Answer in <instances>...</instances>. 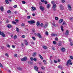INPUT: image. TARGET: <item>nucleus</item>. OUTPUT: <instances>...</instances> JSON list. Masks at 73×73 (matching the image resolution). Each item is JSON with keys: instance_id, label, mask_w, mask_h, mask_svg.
Returning <instances> with one entry per match:
<instances>
[{"instance_id": "nucleus-44", "label": "nucleus", "mask_w": 73, "mask_h": 73, "mask_svg": "<svg viewBox=\"0 0 73 73\" xmlns=\"http://www.w3.org/2000/svg\"><path fill=\"white\" fill-rule=\"evenodd\" d=\"M5 56H7V57H8V56H9V55H8V54L7 53H6L5 54Z\"/></svg>"}, {"instance_id": "nucleus-49", "label": "nucleus", "mask_w": 73, "mask_h": 73, "mask_svg": "<svg viewBox=\"0 0 73 73\" xmlns=\"http://www.w3.org/2000/svg\"><path fill=\"white\" fill-rule=\"evenodd\" d=\"M41 69H42L43 70H44V69H45V68H44V67L43 66L42 67H41Z\"/></svg>"}, {"instance_id": "nucleus-53", "label": "nucleus", "mask_w": 73, "mask_h": 73, "mask_svg": "<svg viewBox=\"0 0 73 73\" xmlns=\"http://www.w3.org/2000/svg\"><path fill=\"white\" fill-rule=\"evenodd\" d=\"M70 58L72 60H73V56H70Z\"/></svg>"}, {"instance_id": "nucleus-43", "label": "nucleus", "mask_w": 73, "mask_h": 73, "mask_svg": "<svg viewBox=\"0 0 73 73\" xmlns=\"http://www.w3.org/2000/svg\"><path fill=\"white\" fill-rule=\"evenodd\" d=\"M17 36L16 35L14 36V39H15V38H17Z\"/></svg>"}, {"instance_id": "nucleus-6", "label": "nucleus", "mask_w": 73, "mask_h": 73, "mask_svg": "<svg viewBox=\"0 0 73 73\" xmlns=\"http://www.w3.org/2000/svg\"><path fill=\"white\" fill-rule=\"evenodd\" d=\"M31 8L32 9H31V11L33 12V11H36V8H35L34 7H31Z\"/></svg>"}, {"instance_id": "nucleus-38", "label": "nucleus", "mask_w": 73, "mask_h": 73, "mask_svg": "<svg viewBox=\"0 0 73 73\" xmlns=\"http://www.w3.org/2000/svg\"><path fill=\"white\" fill-rule=\"evenodd\" d=\"M53 44H57V42H56V41H54L53 42Z\"/></svg>"}, {"instance_id": "nucleus-14", "label": "nucleus", "mask_w": 73, "mask_h": 73, "mask_svg": "<svg viewBox=\"0 0 73 73\" xmlns=\"http://www.w3.org/2000/svg\"><path fill=\"white\" fill-rule=\"evenodd\" d=\"M0 9L1 10V11H4V8H3V6H1L0 7Z\"/></svg>"}, {"instance_id": "nucleus-24", "label": "nucleus", "mask_w": 73, "mask_h": 73, "mask_svg": "<svg viewBox=\"0 0 73 73\" xmlns=\"http://www.w3.org/2000/svg\"><path fill=\"white\" fill-rule=\"evenodd\" d=\"M39 56L41 60H42V59H43V58H42V56L40 54L39 55Z\"/></svg>"}, {"instance_id": "nucleus-34", "label": "nucleus", "mask_w": 73, "mask_h": 73, "mask_svg": "<svg viewBox=\"0 0 73 73\" xmlns=\"http://www.w3.org/2000/svg\"><path fill=\"white\" fill-rule=\"evenodd\" d=\"M21 25L22 27H24V26H25V24H24V23H22L21 24Z\"/></svg>"}, {"instance_id": "nucleus-59", "label": "nucleus", "mask_w": 73, "mask_h": 73, "mask_svg": "<svg viewBox=\"0 0 73 73\" xmlns=\"http://www.w3.org/2000/svg\"><path fill=\"white\" fill-rule=\"evenodd\" d=\"M14 8H17V5H15L13 6Z\"/></svg>"}, {"instance_id": "nucleus-40", "label": "nucleus", "mask_w": 73, "mask_h": 73, "mask_svg": "<svg viewBox=\"0 0 73 73\" xmlns=\"http://www.w3.org/2000/svg\"><path fill=\"white\" fill-rule=\"evenodd\" d=\"M30 59L31 61H33L34 58H33V57H31Z\"/></svg>"}, {"instance_id": "nucleus-56", "label": "nucleus", "mask_w": 73, "mask_h": 73, "mask_svg": "<svg viewBox=\"0 0 73 73\" xmlns=\"http://www.w3.org/2000/svg\"><path fill=\"white\" fill-rule=\"evenodd\" d=\"M31 44H33V45H34V42H31Z\"/></svg>"}, {"instance_id": "nucleus-26", "label": "nucleus", "mask_w": 73, "mask_h": 73, "mask_svg": "<svg viewBox=\"0 0 73 73\" xmlns=\"http://www.w3.org/2000/svg\"><path fill=\"white\" fill-rule=\"evenodd\" d=\"M27 19H28V20H29V19H31V16H27Z\"/></svg>"}, {"instance_id": "nucleus-48", "label": "nucleus", "mask_w": 73, "mask_h": 73, "mask_svg": "<svg viewBox=\"0 0 73 73\" xmlns=\"http://www.w3.org/2000/svg\"><path fill=\"white\" fill-rule=\"evenodd\" d=\"M44 3L45 4H48V2H47V1H44Z\"/></svg>"}, {"instance_id": "nucleus-30", "label": "nucleus", "mask_w": 73, "mask_h": 73, "mask_svg": "<svg viewBox=\"0 0 73 73\" xmlns=\"http://www.w3.org/2000/svg\"><path fill=\"white\" fill-rule=\"evenodd\" d=\"M55 19L56 20H58V18L57 17H55Z\"/></svg>"}, {"instance_id": "nucleus-2", "label": "nucleus", "mask_w": 73, "mask_h": 73, "mask_svg": "<svg viewBox=\"0 0 73 73\" xmlns=\"http://www.w3.org/2000/svg\"><path fill=\"white\" fill-rule=\"evenodd\" d=\"M28 23L30 24H32L35 23V21L34 20L30 21H28Z\"/></svg>"}, {"instance_id": "nucleus-51", "label": "nucleus", "mask_w": 73, "mask_h": 73, "mask_svg": "<svg viewBox=\"0 0 73 73\" xmlns=\"http://www.w3.org/2000/svg\"><path fill=\"white\" fill-rule=\"evenodd\" d=\"M45 34L46 35H48V32L46 31Z\"/></svg>"}, {"instance_id": "nucleus-57", "label": "nucleus", "mask_w": 73, "mask_h": 73, "mask_svg": "<svg viewBox=\"0 0 73 73\" xmlns=\"http://www.w3.org/2000/svg\"><path fill=\"white\" fill-rule=\"evenodd\" d=\"M54 63H57V61L56 60H54Z\"/></svg>"}, {"instance_id": "nucleus-46", "label": "nucleus", "mask_w": 73, "mask_h": 73, "mask_svg": "<svg viewBox=\"0 0 73 73\" xmlns=\"http://www.w3.org/2000/svg\"><path fill=\"white\" fill-rule=\"evenodd\" d=\"M0 67H1V68H3V65H2V64H1L0 63Z\"/></svg>"}, {"instance_id": "nucleus-19", "label": "nucleus", "mask_w": 73, "mask_h": 73, "mask_svg": "<svg viewBox=\"0 0 73 73\" xmlns=\"http://www.w3.org/2000/svg\"><path fill=\"white\" fill-rule=\"evenodd\" d=\"M47 27H48V25L46 24L44 26V28H46Z\"/></svg>"}, {"instance_id": "nucleus-35", "label": "nucleus", "mask_w": 73, "mask_h": 73, "mask_svg": "<svg viewBox=\"0 0 73 73\" xmlns=\"http://www.w3.org/2000/svg\"><path fill=\"white\" fill-rule=\"evenodd\" d=\"M22 4H25V3H26V2H25V1H22Z\"/></svg>"}, {"instance_id": "nucleus-27", "label": "nucleus", "mask_w": 73, "mask_h": 73, "mask_svg": "<svg viewBox=\"0 0 73 73\" xmlns=\"http://www.w3.org/2000/svg\"><path fill=\"white\" fill-rule=\"evenodd\" d=\"M7 13H11V10H9L7 11Z\"/></svg>"}, {"instance_id": "nucleus-17", "label": "nucleus", "mask_w": 73, "mask_h": 73, "mask_svg": "<svg viewBox=\"0 0 73 73\" xmlns=\"http://www.w3.org/2000/svg\"><path fill=\"white\" fill-rule=\"evenodd\" d=\"M52 36H57V35L55 34H51Z\"/></svg>"}, {"instance_id": "nucleus-39", "label": "nucleus", "mask_w": 73, "mask_h": 73, "mask_svg": "<svg viewBox=\"0 0 73 73\" xmlns=\"http://www.w3.org/2000/svg\"><path fill=\"white\" fill-rule=\"evenodd\" d=\"M12 24H15L16 23V22H15V21H13L12 22Z\"/></svg>"}, {"instance_id": "nucleus-47", "label": "nucleus", "mask_w": 73, "mask_h": 73, "mask_svg": "<svg viewBox=\"0 0 73 73\" xmlns=\"http://www.w3.org/2000/svg\"><path fill=\"white\" fill-rule=\"evenodd\" d=\"M12 48H15V45H12Z\"/></svg>"}, {"instance_id": "nucleus-58", "label": "nucleus", "mask_w": 73, "mask_h": 73, "mask_svg": "<svg viewBox=\"0 0 73 73\" xmlns=\"http://www.w3.org/2000/svg\"><path fill=\"white\" fill-rule=\"evenodd\" d=\"M28 63L29 64H32V63L31 62H28Z\"/></svg>"}, {"instance_id": "nucleus-12", "label": "nucleus", "mask_w": 73, "mask_h": 73, "mask_svg": "<svg viewBox=\"0 0 73 73\" xmlns=\"http://www.w3.org/2000/svg\"><path fill=\"white\" fill-rule=\"evenodd\" d=\"M61 50L62 52H64L65 51V48H62L61 49Z\"/></svg>"}, {"instance_id": "nucleus-52", "label": "nucleus", "mask_w": 73, "mask_h": 73, "mask_svg": "<svg viewBox=\"0 0 73 73\" xmlns=\"http://www.w3.org/2000/svg\"><path fill=\"white\" fill-rule=\"evenodd\" d=\"M52 9H53L54 11H56V7H52Z\"/></svg>"}, {"instance_id": "nucleus-1", "label": "nucleus", "mask_w": 73, "mask_h": 73, "mask_svg": "<svg viewBox=\"0 0 73 73\" xmlns=\"http://www.w3.org/2000/svg\"><path fill=\"white\" fill-rule=\"evenodd\" d=\"M70 62H72V60H69L67 62L66 65L67 66H68L69 64L70 65H72V63Z\"/></svg>"}, {"instance_id": "nucleus-22", "label": "nucleus", "mask_w": 73, "mask_h": 73, "mask_svg": "<svg viewBox=\"0 0 73 73\" xmlns=\"http://www.w3.org/2000/svg\"><path fill=\"white\" fill-rule=\"evenodd\" d=\"M16 31L17 32H19V28L17 27H16Z\"/></svg>"}, {"instance_id": "nucleus-55", "label": "nucleus", "mask_w": 73, "mask_h": 73, "mask_svg": "<svg viewBox=\"0 0 73 73\" xmlns=\"http://www.w3.org/2000/svg\"><path fill=\"white\" fill-rule=\"evenodd\" d=\"M52 25H53V26H54L55 27H56V25H55V24L52 23Z\"/></svg>"}, {"instance_id": "nucleus-16", "label": "nucleus", "mask_w": 73, "mask_h": 73, "mask_svg": "<svg viewBox=\"0 0 73 73\" xmlns=\"http://www.w3.org/2000/svg\"><path fill=\"white\" fill-rule=\"evenodd\" d=\"M2 35V36L3 37H5V34L3 32H1Z\"/></svg>"}, {"instance_id": "nucleus-33", "label": "nucleus", "mask_w": 73, "mask_h": 73, "mask_svg": "<svg viewBox=\"0 0 73 73\" xmlns=\"http://www.w3.org/2000/svg\"><path fill=\"white\" fill-rule=\"evenodd\" d=\"M32 38L34 40H36V38L34 36L32 37Z\"/></svg>"}, {"instance_id": "nucleus-20", "label": "nucleus", "mask_w": 73, "mask_h": 73, "mask_svg": "<svg viewBox=\"0 0 73 73\" xmlns=\"http://www.w3.org/2000/svg\"><path fill=\"white\" fill-rule=\"evenodd\" d=\"M50 7V5L49 4H48L47 5V7L48 9Z\"/></svg>"}, {"instance_id": "nucleus-37", "label": "nucleus", "mask_w": 73, "mask_h": 73, "mask_svg": "<svg viewBox=\"0 0 73 73\" xmlns=\"http://www.w3.org/2000/svg\"><path fill=\"white\" fill-rule=\"evenodd\" d=\"M7 47L8 48H10L11 47V46H10V45H9V44H7Z\"/></svg>"}, {"instance_id": "nucleus-8", "label": "nucleus", "mask_w": 73, "mask_h": 73, "mask_svg": "<svg viewBox=\"0 0 73 73\" xmlns=\"http://www.w3.org/2000/svg\"><path fill=\"white\" fill-rule=\"evenodd\" d=\"M25 45L26 46L28 45V42H27V40H25Z\"/></svg>"}, {"instance_id": "nucleus-25", "label": "nucleus", "mask_w": 73, "mask_h": 73, "mask_svg": "<svg viewBox=\"0 0 73 73\" xmlns=\"http://www.w3.org/2000/svg\"><path fill=\"white\" fill-rule=\"evenodd\" d=\"M61 30L62 31H64V29H63V27L62 26H61Z\"/></svg>"}, {"instance_id": "nucleus-42", "label": "nucleus", "mask_w": 73, "mask_h": 73, "mask_svg": "<svg viewBox=\"0 0 73 73\" xmlns=\"http://www.w3.org/2000/svg\"><path fill=\"white\" fill-rule=\"evenodd\" d=\"M70 45L71 46H73V43L72 42H70Z\"/></svg>"}, {"instance_id": "nucleus-31", "label": "nucleus", "mask_w": 73, "mask_h": 73, "mask_svg": "<svg viewBox=\"0 0 73 73\" xmlns=\"http://www.w3.org/2000/svg\"><path fill=\"white\" fill-rule=\"evenodd\" d=\"M5 2L6 3H7V4H9V2H8V0H5Z\"/></svg>"}, {"instance_id": "nucleus-36", "label": "nucleus", "mask_w": 73, "mask_h": 73, "mask_svg": "<svg viewBox=\"0 0 73 73\" xmlns=\"http://www.w3.org/2000/svg\"><path fill=\"white\" fill-rule=\"evenodd\" d=\"M43 62H44V64H46V61H45V60H44Z\"/></svg>"}, {"instance_id": "nucleus-63", "label": "nucleus", "mask_w": 73, "mask_h": 73, "mask_svg": "<svg viewBox=\"0 0 73 73\" xmlns=\"http://www.w3.org/2000/svg\"><path fill=\"white\" fill-rule=\"evenodd\" d=\"M14 13L15 14H16V13H17V12L16 11H15L14 12Z\"/></svg>"}, {"instance_id": "nucleus-9", "label": "nucleus", "mask_w": 73, "mask_h": 73, "mask_svg": "<svg viewBox=\"0 0 73 73\" xmlns=\"http://www.w3.org/2000/svg\"><path fill=\"white\" fill-rule=\"evenodd\" d=\"M68 7L69 10L70 11L72 9V7H71V6L70 5H68Z\"/></svg>"}, {"instance_id": "nucleus-4", "label": "nucleus", "mask_w": 73, "mask_h": 73, "mask_svg": "<svg viewBox=\"0 0 73 73\" xmlns=\"http://www.w3.org/2000/svg\"><path fill=\"white\" fill-rule=\"evenodd\" d=\"M60 10H64V7L62 5H60Z\"/></svg>"}, {"instance_id": "nucleus-13", "label": "nucleus", "mask_w": 73, "mask_h": 73, "mask_svg": "<svg viewBox=\"0 0 73 73\" xmlns=\"http://www.w3.org/2000/svg\"><path fill=\"white\" fill-rule=\"evenodd\" d=\"M65 35L66 36H68L69 35V31H68L67 30L66 33H65Z\"/></svg>"}, {"instance_id": "nucleus-60", "label": "nucleus", "mask_w": 73, "mask_h": 73, "mask_svg": "<svg viewBox=\"0 0 73 73\" xmlns=\"http://www.w3.org/2000/svg\"><path fill=\"white\" fill-rule=\"evenodd\" d=\"M15 57H17V54H15Z\"/></svg>"}, {"instance_id": "nucleus-64", "label": "nucleus", "mask_w": 73, "mask_h": 73, "mask_svg": "<svg viewBox=\"0 0 73 73\" xmlns=\"http://www.w3.org/2000/svg\"><path fill=\"white\" fill-rule=\"evenodd\" d=\"M59 46H61V44L60 43H59Z\"/></svg>"}, {"instance_id": "nucleus-45", "label": "nucleus", "mask_w": 73, "mask_h": 73, "mask_svg": "<svg viewBox=\"0 0 73 73\" xmlns=\"http://www.w3.org/2000/svg\"><path fill=\"white\" fill-rule=\"evenodd\" d=\"M25 36L24 35H22V38H25Z\"/></svg>"}, {"instance_id": "nucleus-21", "label": "nucleus", "mask_w": 73, "mask_h": 73, "mask_svg": "<svg viewBox=\"0 0 73 73\" xmlns=\"http://www.w3.org/2000/svg\"><path fill=\"white\" fill-rule=\"evenodd\" d=\"M43 48L44 49H47V47L46 46H43Z\"/></svg>"}, {"instance_id": "nucleus-5", "label": "nucleus", "mask_w": 73, "mask_h": 73, "mask_svg": "<svg viewBox=\"0 0 73 73\" xmlns=\"http://www.w3.org/2000/svg\"><path fill=\"white\" fill-rule=\"evenodd\" d=\"M39 8H40V9L41 10V11H44L45 9L44 7L42 6H40Z\"/></svg>"}, {"instance_id": "nucleus-62", "label": "nucleus", "mask_w": 73, "mask_h": 73, "mask_svg": "<svg viewBox=\"0 0 73 73\" xmlns=\"http://www.w3.org/2000/svg\"><path fill=\"white\" fill-rule=\"evenodd\" d=\"M32 15H33V16H35V14H34V13H33L32 14Z\"/></svg>"}, {"instance_id": "nucleus-3", "label": "nucleus", "mask_w": 73, "mask_h": 73, "mask_svg": "<svg viewBox=\"0 0 73 73\" xmlns=\"http://www.w3.org/2000/svg\"><path fill=\"white\" fill-rule=\"evenodd\" d=\"M27 60V58L26 56H25L23 58L21 59V60L22 61H25Z\"/></svg>"}, {"instance_id": "nucleus-10", "label": "nucleus", "mask_w": 73, "mask_h": 73, "mask_svg": "<svg viewBox=\"0 0 73 73\" xmlns=\"http://www.w3.org/2000/svg\"><path fill=\"white\" fill-rule=\"evenodd\" d=\"M7 27L8 28H12V25L9 24L8 25H7Z\"/></svg>"}, {"instance_id": "nucleus-54", "label": "nucleus", "mask_w": 73, "mask_h": 73, "mask_svg": "<svg viewBox=\"0 0 73 73\" xmlns=\"http://www.w3.org/2000/svg\"><path fill=\"white\" fill-rule=\"evenodd\" d=\"M40 27H43V24L42 23H41L40 24Z\"/></svg>"}, {"instance_id": "nucleus-28", "label": "nucleus", "mask_w": 73, "mask_h": 73, "mask_svg": "<svg viewBox=\"0 0 73 73\" xmlns=\"http://www.w3.org/2000/svg\"><path fill=\"white\" fill-rule=\"evenodd\" d=\"M52 7L56 8V5L55 4H54Z\"/></svg>"}, {"instance_id": "nucleus-7", "label": "nucleus", "mask_w": 73, "mask_h": 73, "mask_svg": "<svg viewBox=\"0 0 73 73\" xmlns=\"http://www.w3.org/2000/svg\"><path fill=\"white\" fill-rule=\"evenodd\" d=\"M34 68L35 70H36L37 72H38V68L36 66H35L34 67Z\"/></svg>"}, {"instance_id": "nucleus-23", "label": "nucleus", "mask_w": 73, "mask_h": 73, "mask_svg": "<svg viewBox=\"0 0 73 73\" xmlns=\"http://www.w3.org/2000/svg\"><path fill=\"white\" fill-rule=\"evenodd\" d=\"M17 69H18V70H22V68H21L20 67H18Z\"/></svg>"}, {"instance_id": "nucleus-32", "label": "nucleus", "mask_w": 73, "mask_h": 73, "mask_svg": "<svg viewBox=\"0 0 73 73\" xmlns=\"http://www.w3.org/2000/svg\"><path fill=\"white\" fill-rule=\"evenodd\" d=\"M33 60L35 61H37V58H34Z\"/></svg>"}, {"instance_id": "nucleus-29", "label": "nucleus", "mask_w": 73, "mask_h": 73, "mask_svg": "<svg viewBox=\"0 0 73 73\" xmlns=\"http://www.w3.org/2000/svg\"><path fill=\"white\" fill-rule=\"evenodd\" d=\"M36 54H37V53L36 52L34 53L33 56H35V55H36Z\"/></svg>"}, {"instance_id": "nucleus-41", "label": "nucleus", "mask_w": 73, "mask_h": 73, "mask_svg": "<svg viewBox=\"0 0 73 73\" xmlns=\"http://www.w3.org/2000/svg\"><path fill=\"white\" fill-rule=\"evenodd\" d=\"M62 2L63 3H64L65 2V0H62Z\"/></svg>"}, {"instance_id": "nucleus-61", "label": "nucleus", "mask_w": 73, "mask_h": 73, "mask_svg": "<svg viewBox=\"0 0 73 73\" xmlns=\"http://www.w3.org/2000/svg\"><path fill=\"white\" fill-rule=\"evenodd\" d=\"M21 45L22 46H24V43H21Z\"/></svg>"}, {"instance_id": "nucleus-50", "label": "nucleus", "mask_w": 73, "mask_h": 73, "mask_svg": "<svg viewBox=\"0 0 73 73\" xmlns=\"http://www.w3.org/2000/svg\"><path fill=\"white\" fill-rule=\"evenodd\" d=\"M55 40L56 41H58V38H57V37L56 38H55Z\"/></svg>"}, {"instance_id": "nucleus-15", "label": "nucleus", "mask_w": 73, "mask_h": 73, "mask_svg": "<svg viewBox=\"0 0 73 73\" xmlns=\"http://www.w3.org/2000/svg\"><path fill=\"white\" fill-rule=\"evenodd\" d=\"M62 21H63V19H61L59 21V24H61V23H62Z\"/></svg>"}, {"instance_id": "nucleus-18", "label": "nucleus", "mask_w": 73, "mask_h": 73, "mask_svg": "<svg viewBox=\"0 0 73 73\" xmlns=\"http://www.w3.org/2000/svg\"><path fill=\"white\" fill-rule=\"evenodd\" d=\"M36 25L38 27H39V26H40V23H39V22H37Z\"/></svg>"}, {"instance_id": "nucleus-11", "label": "nucleus", "mask_w": 73, "mask_h": 73, "mask_svg": "<svg viewBox=\"0 0 73 73\" xmlns=\"http://www.w3.org/2000/svg\"><path fill=\"white\" fill-rule=\"evenodd\" d=\"M37 36H38V37H39V38H41L42 37L41 35L39 33H38L37 34Z\"/></svg>"}]
</instances>
